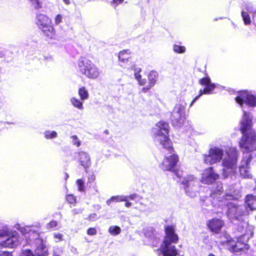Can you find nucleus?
I'll return each instance as SVG.
<instances>
[{"label": "nucleus", "instance_id": "1", "mask_svg": "<svg viewBox=\"0 0 256 256\" xmlns=\"http://www.w3.org/2000/svg\"><path fill=\"white\" fill-rule=\"evenodd\" d=\"M169 126L168 124L161 122V144L163 145L164 150H167L170 155L165 157L163 164L164 169L167 170L174 172L175 174L178 178L180 176L178 171H176L174 166L178 160L176 154L172 153L174 151L172 144L168 138Z\"/></svg>", "mask_w": 256, "mask_h": 256}, {"label": "nucleus", "instance_id": "2", "mask_svg": "<svg viewBox=\"0 0 256 256\" xmlns=\"http://www.w3.org/2000/svg\"><path fill=\"white\" fill-rule=\"evenodd\" d=\"M252 119L249 113H244L240 122V130L244 134L240 146L242 150L248 152L256 150V134L251 130Z\"/></svg>", "mask_w": 256, "mask_h": 256}, {"label": "nucleus", "instance_id": "3", "mask_svg": "<svg viewBox=\"0 0 256 256\" xmlns=\"http://www.w3.org/2000/svg\"><path fill=\"white\" fill-rule=\"evenodd\" d=\"M226 153L227 156L224 158L222 162L224 178H227L229 174L234 172L236 170L238 156V150L235 148H230Z\"/></svg>", "mask_w": 256, "mask_h": 256}, {"label": "nucleus", "instance_id": "4", "mask_svg": "<svg viewBox=\"0 0 256 256\" xmlns=\"http://www.w3.org/2000/svg\"><path fill=\"white\" fill-rule=\"evenodd\" d=\"M223 149L218 147L211 148L208 154H205L203 156L204 162L205 164L212 165L220 162L224 156Z\"/></svg>", "mask_w": 256, "mask_h": 256}, {"label": "nucleus", "instance_id": "5", "mask_svg": "<svg viewBox=\"0 0 256 256\" xmlns=\"http://www.w3.org/2000/svg\"><path fill=\"white\" fill-rule=\"evenodd\" d=\"M228 207L227 215L230 219L240 220L242 216L247 214L245 206L242 205H238L232 202L226 204Z\"/></svg>", "mask_w": 256, "mask_h": 256}, {"label": "nucleus", "instance_id": "6", "mask_svg": "<svg viewBox=\"0 0 256 256\" xmlns=\"http://www.w3.org/2000/svg\"><path fill=\"white\" fill-rule=\"evenodd\" d=\"M235 100L241 106L244 104L248 107L256 106V96L247 90L240 92L239 94L235 98Z\"/></svg>", "mask_w": 256, "mask_h": 256}, {"label": "nucleus", "instance_id": "7", "mask_svg": "<svg viewBox=\"0 0 256 256\" xmlns=\"http://www.w3.org/2000/svg\"><path fill=\"white\" fill-rule=\"evenodd\" d=\"M184 186L186 194L191 197H195L198 193V182L193 176H188L182 182Z\"/></svg>", "mask_w": 256, "mask_h": 256}, {"label": "nucleus", "instance_id": "8", "mask_svg": "<svg viewBox=\"0 0 256 256\" xmlns=\"http://www.w3.org/2000/svg\"><path fill=\"white\" fill-rule=\"evenodd\" d=\"M226 238V240H222L221 243L222 244H228L230 246V248H228L230 250L238 252L248 249V246L246 244L247 241H245L244 239L242 238V236L238 239L236 242L230 238L229 239L228 238Z\"/></svg>", "mask_w": 256, "mask_h": 256}, {"label": "nucleus", "instance_id": "9", "mask_svg": "<svg viewBox=\"0 0 256 256\" xmlns=\"http://www.w3.org/2000/svg\"><path fill=\"white\" fill-rule=\"evenodd\" d=\"M199 84L205 88L200 90L199 94L192 100L190 106L202 94H209L212 93L216 88V85L210 83V80L208 76H205L199 80Z\"/></svg>", "mask_w": 256, "mask_h": 256}, {"label": "nucleus", "instance_id": "10", "mask_svg": "<svg viewBox=\"0 0 256 256\" xmlns=\"http://www.w3.org/2000/svg\"><path fill=\"white\" fill-rule=\"evenodd\" d=\"M164 236L163 244H177L179 238L176 232V226L174 225H166L164 227Z\"/></svg>", "mask_w": 256, "mask_h": 256}, {"label": "nucleus", "instance_id": "11", "mask_svg": "<svg viewBox=\"0 0 256 256\" xmlns=\"http://www.w3.org/2000/svg\"><path fill=\"white\" fill-rule=\"evenodd\" d=\"M222 184L220 182L217 183L216 188L213 190L211 194V196L214 199L213 202H216L218 201L219 202H223L225 204L228 200H230L234 198V196L232 194H227L226 198H224V196H221L220 195L222 192Z\"/></svg>", "mask_w": 256, "mask_h": 256}, {"label": "nucleus", "instance_id": "12", "mask_svg": "<svg viewBox=\"0 0 256 256\" xmlns=\"http://www.w3.org/2000/svg\"><path fill=\"white\" fill-rule=\"evenodd\" d=\"M219 176L216 173L212 168L205 169L202 174L200 182L204 184H210L218 179Z\"/></svg>", "mask_w": 256, "mask_h": 256}, {"label": "nucleus", "instance_id": "13", "mask_svg": "<svg viewBox=\"0 0 256 256\" xmlns=\"http://www.w3.org/2000/svg\"><path fill=\"white\" fill-rule=\"evenodd\" d=\"M42 34L46 40H58V36L52 23L50 25L40 30Z\"/></svg>", "mask_w": 256, "mask_h": 256}, {"label": "nucleus", "instance_id": "14", "mask_svg": "<svg viewBox=\"0 0 256 256\" xmlns=\"http://www.w3.org/2000/svg\"><path fill=\"white\" fill-rule=\"evenodd\" d=\"M251 161L250 155L246 156L242 161V164L240 166V175L244 178H248L251 177L249 171V164Z\"/></svg>", "mask_w": 256, "mask_h": 256}, {"label": "nucleus", "instance_id": "15", "mask_svg": "<svg viewBox=\"0 0 256 256\" xmlns=\"http://www.w3.org/2000/svg\"><path fill=\"white\" fill-rule=\"evenodd\" d=\"M92 64L93 62L88 58L82 57L78 61V70L84 75Z\"/></svg>", "mask_w": 256, "mask_h": 256}, {"label": "nucleus", "instance_id": "16", "mask_svg": "<svg viewBox=\"0 0 256 256\" xmlns=\"http://www.w3.org/2000/svg\"><path fill=\"white\" fill-rule=\"evenodd\" d=\"M36 24L40 30L52 23V20L46 15L39 14L36 16Z\"/></svg>", "mask_w": 256, "mask_h": 256}, {"label": "nucleus", "instance_id": "17", "mask_svg": "<svg viewBox=\"0 0 256 256\" xmlns=\"http://www.w3.org/2000/svg\"><path fill=\"white\" fill-rule=\"evenodd\" d=\"M161 253L164 256H176L178 254L176 246L172 244H163L162 248H161Z\"/></svg>", "mask_w": 256, "mask_h": 256}, {"label": "nucleus", "instance_id": "18", "mask_svg": "<svg viewBox=\"0 0 256 256\" xmlns=\"http://www.w3.org/2000/svg\"><path fill=\"white\" fill-rule=\"evenodd\" d=\"M40 243L37 246V256H48V249L46 246V241L42 238H38L36 239Z\"/></svg>", "mask_w": 256, "mask_h": 256}, {"label": "nucleus", "instance_id": "19", "mask_svg": "<svg viewBox=\"0 0 256 256\" xmlns=\"http://www.w3.org/2000/svg\"><path fill=\"white\" fill-rule=\"evenodd\" d=\"M78 156V160L81 166L84 168H88L90 164V158L88 154L83 151L76 153Z\"/></svg>", "mask_w": 256, "mask_h": 256}, {"label": "nucleus", "instance_id": "20", "mask_svg": "<svg viewBox=\"0 0 256 256\" xmlns=\"http://www.w3.org/2000/svg\"><path fill=\"white\" fill-rule=\"evenodd\" d=\"M223 226V221L218 218H214L208 224V226L210 230L216 233L218 232Z\"/></svg>", "mask_w": 256, "mask_h": 256}, {"label": "nucleus", "instance_id": "21", "mask_svg": "<svg viewBox=\"0 0 256 256\" xmlns=\"http://www.w3.org/2000/svg\"><path fill=\"white\" fill-rule=\"evenodd\" d=\"M131 52L129 50H124L118 54V60L122 63L127 64L132 60Z\"/></svg>", "mask_w": 256, "mask_h": 256}, {"label": "nucleus", "instance_id": "22", "mask_svg": "<svg viewBox=\"0 0 256 256\" xmlns=\"http://www.w3.org/2000/svg\"><path fill=\"white\" fill-rule=\"evenodd\" d=\"M99 74L98 68L93 64L84 75L89 78L94 79L97 78Z\"/></svg>", "mask_w": 256, "mask_h": 256}, {"label": "nucleus", "instance_id": "23", "mask_svg": "<svg viewBox=\"0 0 256 256\" xmlns=\"http://www.w3.org/2000/svg\"><path fill=\"white\" fill-rule=\"evenodd\" d=\"M16 238L14 236L8 237L5 240L0 242V249L3 248H13L15 245Z\"/></svg>", "mask_w": 256, "mask_h": 256}, {"label": "nucleus", "instance_id": "24", "mask_svg": "<svg viewBox=\"0 0 256 256\" xmlns=\"http://www.w3.org/2000/svg\"><path fill=\"white\" fill-rule=\"evenodd\" d=\"M246 203L247 206L250 210L256 208V197L252 194L248 195L246 198Z\"/></svg>", "mask_w": 256, "mask_h": 256}, {"label": "nucleus", "instance_id": "25", "mask_svg": "<svg viewBox=\"0 0 256 256\" xmlns=\"http://www.w3.org/2000/svg\"><path fill=\"white\" fill-rule=\"evenodd\" d=\"M244 224L246 226V230L242 237L244 239L245 241H248L253 234V227L248 226V224L244 223Z\"/></svg>", "mask_w": 256, "mask_h": 256}, {"label": "nucleus", "instance_id": "26", "mask_svg": "<svg viewBox=\"0 0 256 256\" xmlns=\"http://www.w3.org/2000/svg\"><path fill=\"white\" fill-rule=\"evenodd\" d=\"M176 116H174L176 118L174 120H172V124L176 126L181 127L184 122V118L182 116L180 113H175Z\"/></svg>", "mask_w": 256, "mask_h": 256}, {"label": "nucleus", "instance_id": "27", "mask_svg": "<svg viewBox=\"0 0 256 256\" xmlns=\"http://www.w3.org/2000/svg\"><path fill=\"white\" fill-rule=\"evenodd\" d=\"M126 201V197L120 196H112L106 200V204L110 205L112 202Z\"/></svg>", "mask_w": 256, "mask_h": 256}, {"label": "nucleus", "instance_id": "28", "mask_svg": "<svg viewBox=\"0 0 256 256\" xmlns=\"http://www.w3.org/2000/svg\"><path fill=\"white\" fill-rule=\"evenodd\" d=\"M66 202L70 206H74L76 203V198L73 194H68L65 196Z\"/></svg>", "mask_w": 256, "mask_h": 256}, {"label": "nucleus", "instance_id": "29", "mask_svg": "<svg viewBox=\"0 0 256 256\" xmlns=\"http://www.w3.org/2000/svg\"><path fill=\"white\" fill-rule=\"evenodd\" d=\"M78 94L80 97V100H85L88 98V92L84 86H82L79 88Z\"/></svg>", "mask_w": 256, "mask_h": 256}, {"label": "nucleus", "instance_id": "30", "mask_svg": "<svg viewBox=\"0 0 256 256\" xmlns=\"http://www.w3.org/2000/svg\"><path fill=\"white\" fill-rule=\"evenodd\" d=\"M242 16L246 25H249L251 23L250 16L248 12L242 10Z\"/></svg>", "mask_w": 256, "mask_h": 256}, {"label": "nucleus", "instance_id": "31", "mask_svg": "<svg viewBox=\"0 0 256 256\" xmlns=\"http://www.w3.org/2000/svg\"><path fill=\"white\" fill-rule=\"evenodd\" d=\"M70 102L74 106L80 110H82L83 108L82 102H81L78 99L75 98H72L70 99Z\"/></svg>", "mask_w": 256, "mask_h": 256}, {"label": "nucleus", "instance_id": "32", "mask_svg": "<svg viewBox=\"0 0 256 256\" xmlns=\"http://www.w3.org/2000/svg\"><path fill=\"white\" fill-rule=\"evenodd\" d=\"M140 72L141 69L140 68L136 69L134 70V76L136 78L139 84L141 86H142L145 84L146 82L144 80H141L142 76L140 74Z\"/></svg>", "mask_w": 256, "mask_h": 256}, {"label": "nucleus", "instance_id": "33", "mask_svg": "<svg viewBox=\"0 0 256 256\" xmlns=\"http://www.w3.org/2000/svg\"><path fill=\"white\" fill-rule=\"evenodd\" d=\"M32 6L36 10L42 8V2L40 0H28Z\"/></svg>", "mask_w": 256, "mask_h": 256}, {"label": "nucleus", "instance_id": "34", "mask_svg": "<svg viewBox=\"0 0 256 256\" xmlns=\"http://www.w3.org/2000/svg\"><path fill=\"white\" fill-rule=\"evenodd\" d=\"M108 231L112 235L116 236L120 233L121 229L118 226H110Z\"/></svg>", "mask_w": 256, "mask_h": 256}, {"label": "nucleus", "instance_id": "35", "mask_svg": "<svg viewBox=\"0 0 256 256\" xmlns=\"http://www.w3.org/2000/svg\"><path fill=\"white\" fill-rule=\"evenodd\" d=\"M57 136V133L56 131L47 130L44 132V137L46 139H52Z\"/></svg>", "mask_w": 256, "mask_h": 256}, {"label": "nucleus", "instance_id": "36", "mask_svg": "<svg viewBox=\"0 0 256 256\" xmlns=\"http://www.w3.org/2000/svg\"><path fill=\"white\" fill-rule=\"evenodd\" d=\"M173 50L176 53L182 54L185 52L186 48L184 46L174 44L173 46Z\"/></svg>", "mask_w": 256, "mask_h": 256}, {"label": "nucleus", "instance_id": "37", "mask_svg": "<svg viewBox=\"0 0 256 256\" xmlns=\"http://www.w3.org/2000/svg\"><path fill=\"white\" fill-rule=\"evenodd\" d=\"M185 103L178 104L174 107L175 112H183L185 110Z\"/></svg>", "mask_w": 256, "mask_h": 256}, {"label": "nucleus", "instance_id": "38", "mask_svg": "<svg viewBox=\"0 0 256 256\" xmlns=\"http://www.w3.org/2000/svg\"><path fill=\"white\" fill-rule=\"evenodd\" d=\"M148 80H150V86H154L156 82V76L154 72H150L149 74Z\"/></svg>", "mask_w": 256, "mask_h": 256}, {"label": "nucleus", "instance_id": "39", "mask_svg": "<svg viewBox=\"0 0 256 256\" xmlns=\"http://www.w3.org/2000/svg\"><path fill=\"white\" fill-rule=\"evenodd\" d=\"M70 138L72 140V144L74 146H75L76 147H79L80 146L81 142L79 140L77 136L73 135L70 137Z\"/></svg>", "mask_w": 256, "mask_h": 256}, {"label": "nucleus", "instance_id": "40", "mask_svg": "<svg viewBox=\"0 0 256 256\" xmlns=\"http://www.w3.org/2000/svg\"><path fill=\"white\" fill-rule=\"evenodd\" d=\"M76 184L78 186L79 191L84 192V181L81 179H78L76 180Z\"/></svg>", "mask_w": 256, "mask_h": 256}, {"label": "nucleus", "instance_id": "41", "mask_svg": "<svg viewBox=\"0 0 256 256\" xmlns=\"http://www.w3.org/2000/svg\"><path fill=\"white\" fill-rule=\"evenodd\" d=\"M20 256H34V254L30 249H26L21 252Z\"/></svg>", "mask_w": 256, "mask_h": 256}, {"label": "nucleus", "instance_id": "42", "mask_svg": "<svg viewBox=\"0 0 256 256\" xmlns=\"http://www.w3.org/2000/svg\"><path fill=\"white\" fill-rule=\"evenodd\" d=\"M152 135L154 137H156L160 135V128H154L152 130Z\"/></svg>", "mask_w": 256, "mask_h": 256}, {"label": "nucleus", "instance_id": "43", "mask_svg": "<svg viewBox=\"0 0 256 256\" xmlns=\"http://www.w3.org/2000/svg\"><path fill=\"white\" fill-rule=\"evenodd\" d=\"M86 233L88 235L94 236L97 233V230L95 228H90L87 230Z\"/></svg>", "mask_w": 256, "mask_h": 256}, {"label": "nucleus", "instance_id": "44", "mask_svg": "<svg viewBox=\"0 0 256 256\" xmlns=\"http://www.w3.org/2000/svg\"><path fill=\"white\" fill-rule=\"evenodd\" d=\"M98 218L97 214L96 213H92L90 214L86 218V219L90 221H94L96 220Z\"/></svg>", "mask_w": 256, "mask_h": 256}, {"label": "nucleus", "instance_id": "45", "mask_svg": "<svg viewBox=\"0 0 256 256\" xmlns=\"http://www.w3.org/2000/svg\"><path fill=\"white\" fill-rule=\"evenodd\" d=\"M57 225L58 222L56 220H52L48 224L47 226L48 228H52L56 226Z\"/></svg>", "mask_w": 256, "mask_h": 256}, {"label": "nucleus", "instance_id": "46", "mask_svg": "<svg viewBox=\"0 0 256 256\" xmlns=\"http://www.w3.org/2000/svg\"><path fill=\"white\" fill-rule=\"evenodd\" d=\"M62 22V16L60 14H57L54 18V22L56 24H58Z\"/></svg>", "mask_w": 256, "mask_h": 256}, {"label": "nucleus", "instance_id": "47", "mask_svg": "<svg viewBox=\"0 0 256 256\" xmlns=\"http://www.w3.org/2000/svg\"><path fill=\"white\" fill-rule=\"evenodd\" d=\"M8 235V232L4 230H0V237H4Z\"/></svg>", "mask_w": 256, "mask_h": 256}, {"label": "nucleus", "instance_id": "48", "mask_svg": "<svg viewBox=\"0 0 256 256\" xmlns=\"http://www.w3.org/2000/svg\"><path fill=\"white\" fill-rule=\"evenodd\" d=\"M54 238H56L58 240V241L62 240V234H54Z\"/></svg>", "mask_w": 256, "mask_h": 256}, {"label": "nucleus", "instance_id": "49", "mask_svg": "<svg viewBox=\"0 0 256 256\" xmlns=\"http://www.w3.org/2000/svg\"><path fill=\"white\" fill-rule=\"evenodd\" d=\"M11 254L7 251L0 252V256H10Z\"/></svg>", "mask_w": 256, "mask_h": 256}, {"label": "nucleus", "instance_id": "50", "mask_svg": "<svg viewBox=\"0 0 256 256\" xmlns=\"http://www.w3.org/2000/svg\"><path fill=\"white\" fill-rule=\"evenodd\" d=\"M137 197V194H132L128 196L130 200H134Z\"/></svg>", "mask_w": 256, "mask_h": 256}, {"label": "nucleus", "instance_id": "51", "mask_svg": "<svg viewBox=\"0 0 256 256\" xmlns=\"http://www.w3.org/2000/svg\"><path fill=\"white\" fill-rule=\"evenodd\" d=\"M124 0H112V2L116 4H120L124 2Z\"/></svg>", "mask_w": 256, "mask_h": 256}, {"label": "nucleus", "instance_id": "52", "mask_svg": "<svg viewBox=\"0 0 256 256\" xmlns=\"http://www.w3.org/2000/svg\"><path fill=\"white\" fill-rule=\"evenodd\" d=\"M126 202V203H125V206L127 208H129L131 206H132V203L130 202H128L127 200L126 201H125Z\"/></svg>", "mask_w": 256, "mask_h": 256}, {"label": "nucleus", "instance_id": "53", "mask_svg": "<svg viewBox=\"0 0 256 256\" xmlns=\"http://www.w3.org/2000/svg\"><path fill=\"white\" fill-rule=\"evenodd\" d=\"M63 1L66 4H70V0H63Z\"/></svg>", "mask_w": 256, "mask_h": 256}, {"label": "nucleus", "instance_id": "54", "mask_svg": "<svg viewBox=\"0 0 256 256\" xmlns=\"http://www.w3.org/2000/svg\"><path fill=\"white\" fill-rule=\"evenodd\" d=\"M148 89V88H142V91L144 92H146V90Z\"/></svg>", "mask_w": 256, "mask_h": 256}, {"label": "nucleus", "instance_id": "55", "mask_svg": "<svg viewBox=\"0 0 256 256\" xmlns=\"http://www.w3.org/2000/svg\"><path fill=\"white\" fill-rule=\"evenodd\" d=\"M68 176L66 173H65V178L66 179L68 178Z\"/></svg>", "mask_w": 256, "mask_h": 256}, {"label": "nucleus", "instance_id": "56", "mask_svg": "<svg viewBox=\"0 0 256 256\" xmlns=\"http://www.w3.org/2000/svg\"><path fill=\"white\" fill-rule=\"evenodd\" d=\"M208 256H216L215 255H214V254H210Z\"/></svg>", "mask_w": 256, "mask_h": 256}, {"label": "nucleus", "instance_id": "57", "mask_svg": "<svg viewBox=\"0 0 256 256\" xmlns=\"http://www.w3.org/2000/svg\"><path fill=\"white\" fill-rule=\"evenodd\" d=\"M254 190H255V191L256 192V188H255Z\"/></svg>", "mask_w": 256, "mask_h": 256}, {"label": "nucleus", "instance_id": "58", "mask_svg": "<svg viewBox=\"0 0 256 256\" xmlns=\"http://www.w3.org/2000/svg\"><path fill=\"white\" fill-rule=\"evenodd\" d=\"M54 256H57V255H54Z\"/></svg>", "mask_w": 256, "mask_h": 256}, {"label": "nucleus", "instance_id": "59", "mask_svg": "<svg viewBox=\"0 0 256 256\" xmlns=\"http://www.w3.org/2000/svg\"><path fill=\"white\" fill-rule=\"evenodd\" d=\"M255 218H256V217H255Z\"/></svg>", "mask_w": 256, "mask_h": 256}]
</instances>
